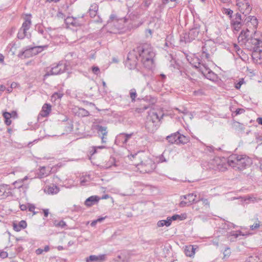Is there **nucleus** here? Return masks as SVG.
Instances as JSON below:
<instances>
[{
  "label": "nucleus",
  "mask_w": 262,
  "mask_h": 262,
  "mask_svg": "<svg viewBox=\"0 0 262 262\" xmlns=\"http://www.w3.org/2000/svg\"><path fill=\"white\" fill-rule=\"evenodd\" d=\"M154 56L155 53L151 46L147 43L144 44L128 53L125 66L130 70L134 69L140 60L145 68L150 70L154 67Z\"/></svg>",
  "instance_id": "nucleus-1"
},
{
  "label": "nucleus",
  "mask_w": 262,
  "mask_h": 262,
  "mask_svg": "<svg viewBox=\"0 0 262 262\" xmlns=\"http://www.w3.org/2000/svg\"><path fill=\"white\" fill-rule=\"evenodd\" d=\"M216 161L219 162L217 164V168L220 171L227 169V165L234 169L242 170L252 164V159L246 155H232L227 160H225V162H222L219 158H217Z\"/></svg>",
  "instance_id": "nucleus-2"
},
{
  "label": "nucleus",
  "mask_w": 262,
  "mask_h": 262,
  "mask_svg": "<svg viewBox=\"0 0 262 262\" xmlns=\"http://www.w3.org/2000/svg\"><path fill=\"white\" fill-rule=\"evenodd\" d=\"M251 30L247 28L243 30L238 37V42L242 45H244L248 50L255 51L257 47L262 43V39L256 37V34L254 36L250 35Z\"/></svg>",
  "instance_id": "nucleus-3"
},
{
  "label": "nucleus",
  "mask_w": 262,
  "mask_h": 262,
  "mask_svg": "<svg viewBox=\"0 0 262 262\" xmlns=\"http://www.w3.org/2000/svg\"><path fill=\"white\" fill-rule=\"evenodd\" d=\"M193 60L195 61L191 64L195 68L199 69L201 73L208 79L215 81L217 80V76L212 72L205 64L201 62L200 60L195 58Z\"/></svg>",
  "instance_id": "nucleus-4"
},
{
  "label": "nucleus",
  "mask_w": 262,
  "mask_h": 262,
  "mask_svg": "<svg viewBox=\"0 0 262 262\" xmlns=\"http://www.w3.org/2000/svg\"><path fill=\"white\" fill-rule=\"evenodd\" d=\"M160 120L161 119L157 113L150 112L148 113L146 118V129L149 133L155 132L159 127Z\"/></svg>",
  "instance_id": "nucleus-5"
},
{
  "label": "nucleus",
  "mask_w": 262,
  "mask_h": 262,
  "mask_svg": "<svg viewBox=\"0 0 262 262\" xmlns=\"http://www.w3.org/2000/svg\"><path fill=\"white\" fill-rule=\"evenodd\" d=\"M136 167L141 173H146L152 172L156 167L155 162L148 157H143Z\"/></svg>",
  "instance_id": "nucleus-6"
},
{
  "label": "nucleus",
  "mask_w": 262,
  "mask_h": 262,
  "mask_svg": "<svg viewBox=\"0 0 262 262\" xmlns=\"http://www.w3.org/2000/svg\"><path fill=\"white\" fill-rule=\"evenodd\" d=\"M202 47V58H205L207 61L211 60V57L216 51L214 42L209 40L203 43Z\"/></svg>",
  "instance_id": "nucleus-7"
},
{
  "label": "nucleus",
  "mask_w": 262,
  "mask_h": 262,
  "mask_svg": "<svg viewBox=\"0 0 262 262\" xmlns=\"http://www.w3.org/2000/svg\"><path fill=\"white\" fill-rule=\"evenodd\" d=\"M48 47V45L29 47L24 51H20L18 54V56L21 58H30L41 52Z\"/></svg>",
  "instance_id": "nucleus-8"
},
{
  "label": "nucleus",
  "mask_w": 262,
  "mask_h": 262,
  "mask_svg": "<svg viewBox=\"0 0 262 262\" xmlns=\"http://www.w3.org/2000/svg\"><path fill=\"white\" fill-rule=\"evenodd\" d=\"M200 25L194 24L193 27L189 30L188 33H186L183 37H181V41H184L185 43L190 42L196 39L200 32Z\"/></svg>",
  "instance_id": "nucleus-9"
},
{
  "label": "nucleus",
  "mask_w": 262,
  "mask_h": 262,
  "mask_svg": "<svg viewBox=\"0 0 262 262\" xmlns=\"http://www.w3.org/2000/svg\"><path fill=\"white\" fill-rule=\"evenodd\" d=\"M32 24L30 16H26L25 21L22 24L21 28L19 29L17 33V37L19 39H23L25 37H30V33L28 32L30 29Z\"/></svg>",
  "instance_id": "nucleus-10"
},
{
  "label": "nucleus",
  "mask_w": 262,
  "mask_h": 262,
  "mask_svg": "<svg viewBox=\"0 0 262 262\" xmlns=\"http://www.w3.org/2000/svg\"><path fill=\"white\" fill-rule=\"evenodd\" d=\"M67 67L66 61H60L56 66L52 67L49 71H48L44 77H47L51 75H56L63 73L68 70Z\"/></svg>",
  "instance_id": "nucleus-11"
},
{
  "label": "nucleus",
  "mask_w": 262,
  "mask_h": 262,
  "mask_svg": "<svg viewBox=\"0 0 262 262\" xmlns=\"http://www.w3.org/2000/svg\"><path fill=\"white\" fill-rule=\"evenodd\" d=\"M236 2L239 11L243 14L247 15L251 12L252 7L250 4V0H236Z\"/></svg>",
  "instance_id": "nucleus-12"
},
{
  "label": "nucleus",
  "mask_w": 262,
  "mask_h": 262,
  "mask_svg": "<svg viewBox=\"0 0 262 262\" xmlns=\"http://www.w3.org/2000/svg\"><path fill=\"white\" fill-rule=\"evenodd\" d=\"M133 135H134V133L130 134L120 133L116 137L115 141V144L123 146L126 144L128 140H129Z\"/></svg>",
  "instance_id": "nucleus-13"
},
{
  "label": "nucleus",
  "mask_w": 262,
  "mask_h": 262,
  "mask_svg": "<svg viewBox=\"0 0 262 262\" xmlns=\"http://www.w3.org/2000/svg\"><path fill=\"white\" fill-rule=\"evenodd\" d=\"M246 25L248 29L251 30L252 33H256V29L258 25V20L254 16H249L245 19Z\"/></svg>",
  "instance_id": "nucleus-14"
},
{
  "label": "nucleus",
  "mask_w": 262,
  "mask_h": 262,
  "mask_svg": "<svg viewBox=\"0 0 262 262\" xmlns=\"http://www.w3.org/2000/svg\"><path fill=\"white\" fill-rule=\"evenodd\" d=\"M64 22L67 25H71L73 27H80L84 23L83 15L78 17L68 16L64 19Z\"/></svg>",
  "instance_id": "nucleus-15"
},
{
  "label": "nucleus",
  "mask_w": 262,
  "mask_h": 262,
  "mask_svg": "<svg viewBox=\"0 0 262 262\" xmlns=\"http://www.w3.org/2000/svg\"><path fill=\"white\" fill-rule=\"evenodd\" d=\"M252 57L257 63H262V43L258 45L255 51H253Z\"/></svg>",
  "instance_id": "nucleus-16"
},
{
  "label": "nucleus",
  "mask_w": 262,
  "mask_h": 262,
  "mask_svg": "<svg viewBox=\"0 0 262 262\" xmlns=\"http://www.w3.org/2000/svg\"><path fill=\"white\" fill-rule=\"evenodd\" d=\"M95 129L97 130L98 134L102 135L101 136L102 143H105L107 142V127L100 125H96Z\"/></svg>",
  "instance_id": "nucleus-17"
},
{
  "label": "nucleus",
  "mask_w": 262,
  "mask_h": 262,
  "mask_svg": "<svg viewBox=\"0 0 262 262\" xmlns=\"http://www.w3.org/2000/svg\"><path fill=\"white\" fill-rule=\"evenodd\" d=\"M106 260V255L103 254L98 255H91L86 258V262H103Z\"/></svg>",
  "instance_id": "nucleus-18"
},
{
  "label": "nucleus",
  "mask_w": 262,
  "mask_h": 262,
  "mask_svg": "<svg viewBox=\"0 0 262 262\" xmlns=\"http://www.w3.org/2000/svg\"><path fill=\"white\" fill-rule=\"evenodd\" d=\"M51 111V105L49 103H45L43 105L41 110L40 112L38 118L40 117H46L49 116Z\"/></svg>",
  "instance_id": "nucleus-19"
},
{
  "label": "nucleus",
  "mask_w": 262,
  "mask_h": 262,
  "mask_svg": "<svg viewBox=\"0 0 262 262\" xmlns=\"http://www.w3.org/2000/svg\"><path fill=\"white\" fill-rule=\"evenodd\" d=\"M246 235L239 230L232 231L227 234V237L230 242H234L239 236H245Z\"/></svg>",
  "instance_id": "nucleus-20"
},
{
  "label": "nucleus",
  "mask_w": 262,
  "mask_h": 262,
  "mask_svg": "<svg viewBox=\"0 0 262 262\" xmlns=\"http://www.w3.org/2000/svg\"><path fill=\"white\" fill-rule=\"evenodd\" d=\"M100 200V198L97 195H92L88 198L84 202V205L87 207H91L96 204Z\"/></svg>",
  "instance_id": "nucleus-21"
},
{
  "label": "nucleus",
  "mask_w": 262,
  "mask_h": 262,
  "mask_svg": "<svg viewBox=\"0 0 262 262\" xmlns=\"http://www.w3.org/2000/svg\"><path fill=\"white\" fill-rule=\"evenodd\" d=\"M44 191L48 194H55L59 191V188L57 186L53 185L46 187Z\"/></svg>",
  "instance_id": "nucleus-22"
},
{
  "label": "nucleus",
  "mask_w": 262,
  "mask_h": 262,
  "mask_svg": "<svg viewBox=\"0 0 262 262\" xmlns=\"http://www.w3.org/2000/svg\"><path fill=\"white\" fill-rule=\"evenodd\" d=\"M50 171L49 167L47 169V167L45 166L41 167L37 172V177L40 179L46 177L49 174Z\"/></svg>",
  "instance_id": "nucleus-23"
},
{
  "label": "nucleus",
  "mask_w": 262,
  "mask_h": 262,
  "mask_svg": "<svg viewBox=\"0 0 262 262\" xmlns=\"http://www.w3.org/2000/svg\"><path fill=\"white\" fill-rule=\"evenodd\" d=\"M184 199L188 200V204L191 205L192 203H195L200 201V200L196 199V194L192 193L183 196Z\"/></svg>",
  "instance_id": "nucleus-24"
},
{
  "label": "nucleus",
  "mask_w": 262,
  "mask_h": 262,
  "mask_svg": "<svg viewBox=\"0 0 262 262\" xmlns=\"http://www.w3.org/2000/svg\"><path fill=\"white\" fill-rule=\"evenodd\" d=\"M27 224L25 221L22 220L18 224L14 223L13 224V229L16 231H19L27 227Z\"/></svg>",
  "instance_id": "nucleus-25"
},
{
  "label": "nucleus",
  "mask_w": 262,
  "mask_h": 262,
  "mask_svg": "<svg viewBox=\"0 0 262 262\" xmlns=\"http://www.w3.org/2000/svg\"><path fill=\"white\" fill-rule=\"evenodd\" d=\"M98 8V5L96 3H94L90 6L89 10V13L91 17H94L96 16Z\"/></svg>",
  "instance_id": "nucleus-26"
},
{
  "label": "nucleus",
  "mask_w": 262,
  "mask_h": 262,
  "mask_svg": "<svg viewBox=\"0 0 262 262\" xmlns=\"http://www.w3.org/2000/svg\"><path fill=\"white\" fill-rule=\"evenodd\" d=\"M177 139H178V144L179 143H182V144H185L187 143L189 141L188 137L183 135H181L179 133V132H177Z\"/></svg>",
  "instance_id": "nucleus-27"
},
{
  "label": "nucleus",
  "mask_w": 262,
  "mask_h": 262,
  "mask_svg": "<svg viewBox=\"0 0 262 262\" xmlns=\"http://www.w3.org/2000/svg\"><path fill=\"white\" fill-rule=\"evenodd\" d=\"M177 137V133L176 132L167 136L166 139L171 144H178Z\"/></svg>",
  "instance_id": "nucleus-28"
},
{
  "label": "nucleus",
  "mask_w": 262,
  "mask_h": 262,
  "mask_svg": "<svg viewBox=\"0 0 262 262\" xmlns=\"http://www.w3.org/2000/svg\"><path fill=\"white\" fill-rule=\"evenodd\" d=\"M169 219L170 220V223L171 224V222L172 221H176V220H179V221H182L186 218V215L185 214H183L181 215L179 214H174L172 215V216H168V217Z\"/></svg>",
  "instance_id": "nucleus-29"
},
{
  "label": "nucleus",
  "mask_w": 262,
  "mask_h": 262,
  "mask_svg": "<svg viewBox=\"0 0 262 262\" xmlns=\"http://www.w3.org/2000/svg\"><path fill=\"white\" fill-rule=\"evenodd\" d=\"M171 225L170 220L167 217L166 220H161L158 222L157 226L158 227H163L164 226H166V227H169Z\"/></svg>",
  "instance_id": "nucleus-30"
},
{
  "label": "nucleus",
  "mask_w": 262,
  "mask_h": 262,
  "mask_svg": "<svg viewBox=\"0 0 262 262\" xmlns=\"http://www.w3.org/2000/svg\"><path fill=\"white\" fill-rule=\"evenodd\" d=\"M3 116L5 119V123L7 125H10L11 124V120L10 118H11V115L10 113L8 112H4Z\"/></svg>",
  "instance_id": "nucleus-31"
},
{
  "label": "nucleus",
  "mask_w": 262,
  "mask_h": 262,
  "mask_svg": "<svg viewBox=\"0 0 262 262\" xmlns=\"http://www.w3.org/2000/svg\"><path fill=\"white\" fill-rule=\"evenodd\" d=\"M231 24H242L241 15L239 13H236L235 17L231 20Z\"/></svg>",
  "instance_id": "nucleus-32"
},
{
  "label": "nucleus",
  "mask_w": 262,
  "mask_h": 262,
  "mask_svg": "<svg viewBox=\"0 0 262 262\" xmlns=\"http://www.w3.org/2000/svg\"><path fill=\"white\" fill-rule=\"evenodd\" d=\"M185 254L188 256H192L194 254V249L193 246L187 247L185 249Z\"/></svg>",
  "instance_id": "nucleus-33"
},
{
  "label": "nucleus",
  "mask_w": 262,
  "mask_h": 262,
  "mask_svg": "<svg viewBox=\"0 0 262 262\" xmlns=\"http://www.w3.org/2000/svg\"><path fill=\"white\" fill-rule=\"evenodd\" d=\"M77 114L80 117H86L89 115V112L83 108H78Z\"/></svg>",
  "instance_id": "nucleus-34"
},
{
  "label": "nucleus",
  "mask_w": 262,
  "mask_h": 262,
  "mask_svg": "<svg viewBox=\"0 0 262 262\" xmlns=\"http://www.w3.org/2000/svg\"><path fill=\"white\" fill-rule=\"evenodd\" d=\"M115 261L116 262H127L128 258L125 254L122 253L121 255L117 256Z\"/></svg>",
  "instance_id": "nucleus-35"
},
{
  "label": "nucleus",
  "mask_w": 262,
  "mask_h": 262,
  "mask_svg": "<svg viewBox=\"0 0 262 262\" xmlns=\"http://www.w3.org/2000/svg\"><path fill=\"white\" fill-rule=\"evenodd\" d=\"M129 95L132 100V102H134L136 100V98L137 96L136 90L135 89H132L129 91Z\"/></svg>",
  "instance_id": "nucleus-36"
},
{
  "label": "nucleus",
  "mask_w": 262,
  "mask_h": 262,
  "mask_svg": "<svg viewBox=\"0 0 262 262\" xmlns=\"http://www.w3.org/2000/svg\"><path fill=\"white\" fill-rule=\"evenodd\" d=\"M53 223H54V225L55 227H61V228H63V227H64L66 226V222H64L62 220L59 221L55 220V221H54Z\"/></svg>",
  "instance_id": "nucleus-37"
},
{
  "label": "nucleus",
  "mask_w": 262,
  "mask_h": 262,
  "mask_svg": "<svg viewBox=\"0 0 262 262\" xmlns=\"http://www.w3.org/2000/svg\"><path fill=\"white\" fill-rule=\"evenodd\" d=\"M204 145L205 146L204 151L206 153L213 152L215 149V148L212 145L207 146L205 144H204Z\"/></svg>",
  "instance_id": "nucleus-38"
},
{
  "label": "nucleus",
  "mask_w": 262,
  "mask_h": 262,
  "mask_svg": "<svg viewBox=\"0 0 262 262\" xmlns=\"http://www.w3.org/2000/svg\"><path fill=\"white\" fill-rule=\"evenodd\" d=\"M105 148V146H103V145L98 146H93L92 148V150L90 151V153L91 154V155H93L97 152V149H103Z\"/></svg>",
  "instance_id": "nucleus-39"
},
{
  "label": "nucleus",
  "mask_w": 262,
  "mask_h": 262,
  "mask_svg": "<svg viewBox=\"0 0 262 262\" xmlns=\"http://www.w3.org/2000/svg\"><path fill=\"white\" fill-rule=\"evenodd\" d=\"M244 83V79L243 78H241L239 80V81L235 83V88L238 90L241 88V85Z\"/></svg>",
  "instance_id": "nucleus-40"
},
{
  "label": "nucleus",
  "mask_w": 262,
  "mask_h": 262,
  "mask_svg": "<svg viewBox=\"0 0 262 262\" xmlns=\"http://www.w3.org/2000/svg\"><path fill=\"white\" fill-rule=\"evenodd\" d=\"M28 179V177L26 176L23 179L18 180L14 182H13V185H15L17 183L20 182V185L18 186V188L21 187L23 186L24 181L25 180H27Z\"/></svg>",
  "instance_id": "nucleus-41"
},
{
  "label": "nucleus",
  "mask_w": 262,
  "mask_h": 262,
  "mask_svg": "<svg viewBox=\"0 0 262 262\" xmlns=\"http://www.w3.org/2000/svg\"><path fill=\"white\" fill-rule=\"evenodd\" d=\"M37 31H38V32L42 35L43 36V37L45 38H47V32L46 31H45L42 28H41L40 27H38V28H37Z\"/></svg>",
  "instance_id": "nucleus-42"
},
{
  "label": "nucleus",
  "mask_w": 262,
  "mask_h": 262,
  "mask_svg": "<svg viewBox=\"0 0 262 262\" xmlns=\"http://www.w3.org/2000/svg\"><path fill=\"white\" fill-rule=\"evenodd\" d=\"M198 200H200V201H202L203 202V204L206 206V208L209 207V202L207 199H203V198H200Z\"/></svg>",
  "instance_id": "nucleus-43"
},
{
  "label": "nucleus",
  "mask_w": 262,
  "mask_h": 262,
  "mask_svg": "<svg viewBox=\"0 0 262 262\" xmlns=\"http://www.w3.org/2000/svg\"><path fill=\"white\" fill-rule=\"evenodd\" d=\"M193 95L195 96H201L204 94V91L202 89H199L198 90L194 91Z\"/></svg>",
  "instance_id": "nucleus-44"
},
{
  "label": "nucleus",
  "mask_w": 262,
  "mask_h": 262,
  "mask_svg": "<svg viewBox=\"0 0 262 262\" xmlns=\"http://www.w3.org/2000/svg\"><path fill=\"white\" fill-rule=\"evenodd\" d=\"M28 208L29 211L30 212H33L34 214L36 213V212L34 211L35 207L33 204H28Z\"/></svg>",
  "instance_id": "nucleus-45"
},
{
  "label": "nucleus",
  "mask_w": 262,
  "mask_h": 262,
  "mask_svg": "<svg viewBox=\"0 0 262 262\" xmlns=\"http://www.w3.org/2000/svg\"><path fill=\"white\" fill-rule=\"evenodd\" d=\"M226 226H227V229H230L232 228H235L236 227V225H235L234 224L229 222L225 223L224 228H225Z\"/></svg>",
  "instance_id": "nucleus-46"
},
{
  "label": "nucleus",
  "mask_w": 262,
  "mask_h": 262,
  "mask_svg": "<svg viewBox=\"0 0 262 262\" xmlns=\"http://www.w3.org/2000/svg\"><path fill=\"white\" fill-rule=\"evenodd\" d=\"M92 70L93 73L95 75H98L100 73V69L98 67H93Z\"/></svg>",
  "instance_id": "nucleus-47"
},
{
  "label": "nucleus",
  "mask_w": 262,
  "mask_h": 262,
  "mask_svg": "<svg viewBox=\"0 0 262 262\" xmlns=\"http://www.w3.org/2000/svg\"><path fill=\"white\" fill-rule=\"evenodd\" d=\"M233 13V11L230 9H225L224 10V13L227 15H229L230 17H231Z\"/></svg>",
  "instance_id": "nucleus-48"
},
{
  "label": "nucleus",
  "mask_w": 262,
  "mask_h": 262,
  "mask_svg": "<svg viewBox=\"0 0 262 262\" xmlns=\"http://www.w3.org/2000/svg\"><path fill=\"white\" fill-rule=\"evenodd\" d=\"M230 253L231 252L230 249L228 247L226 248L224 252V257H229L230 255Z\"/></svg>",
  "instance_id": "nucleus-49"
},
{
  "label": "nucleus",
  "mask_w": 262,
  "mask_h": 262,
  "mask_svg": "<svg viewBox=\"0 0 262 262\" xmlns=\"http://www.w3.org/2000/svg\"><path fill=\"white\" fill-rule=\"evenodd\" d=\"M232 27L233 29L236 31H238L242 26V24H231Z\"/></svg>",
  "instance_id": "nucleus-50"
},
{
  "label": "nucleus",
  "mask_w": 262,
  "mask_h": 262,
  "mask_svg": "<svg viewBox=\"0 0 262 262\" xmlns=\"http://www.w3.org/2000/svg\"><path fill=\"white\" fill-rule=\"evenodd\" d=\"M190 205V204H188V202H186V201H182L180 203V206L181 207H185L186 206H189Z\"/></svg>",
  "instance_id": "nucleus-51"
},
{
  "label": "nucleus",
  "mask_w": 262,
  "mask_h": 262,
  "mask_svg": "<svg viewBox=\"0 0 262 262\" xmlns=\"http://www.w3.org/2000/svg\"><path fill=\"white\" fill-rule=\"evenodd\" d=\"M8 256V253L5 251H2L0 252V257L2 258H5Z\"/></svg>",
  "instance_id": "nucleus-52"
},
{
  "label": "nucleus",
  "mask_w": 262,
  "mask_h": 262,
  "mask_svg": "<svg viewBox=\"0 0 262 262\" xmlns=\"http://www.w3.org/2000/svg\"><path fill=\"white\" fill-rule=\"evenodd\" d=\"M159 161L160 162H167L166 159L163 156V155H161L159 157Z\"/></svg>",
  "instance_id": "nucleus-53"
},
{
  "label": "nucleus",
  "mask_w": 262,
  "mask_h": 262,
  "mask_svg": "<svg viewBox=\"0 0 262 262\" xmlns=\"http://www.w3.org/2000/svg\"><path fill=\"white\" fill-rule=\"evenodd\" d=\"M259 227V224L258 223H256V224H254L250 226V229L251 230H254L255 229H257Z\"/></svg>",
  "instance_id": "nucleus-54"
},
{
  "label": "nucleus",
  "mask_w": 262,
  "mask_h": 262,
  "mask_svg": "<svg viewBox=\"0 0 262 262\" xmlns=\"http://www.w3.org/2000/svg\"><path fill=\"white\" fill-rule=\"evenodd\" d=\"M245 112V110L243 108H237L235 111L236 115L241 114Z\"/></svg>",
  "instance_id": "nucleus-55"
},
{
  "label": "nucleus",
  "mask_w": 262,
  "mask_h": 262,
  "mask_svg": "<svg viewBox=\"0 0 262 262\" xmlns=\"http://www.w3.org/2000/svg\"><path fill=\"white\" fill-rule=\"evenodd\" d=\"M57 17L59 18H63L64 17V15L62 12L58 11L57 13Z\"/></svg>",
  "instance_id": "nucleus-56"
},
{
  "label": "nucleus",
  "mask_w": 262,
  "mask_h": 262,
  "mask_svg": "<svg viewBox=\"0 0 262 262\" xmlns=\"http://www.w3.org/2000/svg\"><path fill=\"white\" fill-rule=\"evenodd\" d=\"M62 94H60L59 93H55L53 95V97H54L58 98V99L61 98L62 97Z\"/></svg>",
  "instance_id": "nucleus-57"
},
{
  "label": "nucleus",
  "mask_w": 262,
  "mask_h": 262,
  "mask_svg": "<svg viewBox=\"0 0 262 262\" xmlns=\"http://www.w3.org/2000/svg\"><path fill=\"white\" fill-rule=\"evenodd\" d=\"M11 115V118H16L17 117V114L15 111H12L11 113H10Z\"/></svg>",
  "instance_id": "nucleus-58"
},
{
  "label": "nucleus",
  "mask_w": 262,
  "mask_h": 262,
  "mask_svg": "<svg viewBox=\"0 0 262 262\" xmlns=\"http://www.w3.org/2000/svg\"><path fill=\"white\" fill-rule=\"evenodd\" d=\"M43 212L44 214V216L45 217H48L49 213V210L48 209H43Z\"/></svg>",
  "instance_id": "nucleus-59"
},
{
  "label": "nucleus",
  "mask_w": 262,
  "mask_h": 262,
  "mask_svg": "<svg viewBox=\"0 0 262 262\" xmlns=\"http://www.w3.org/2000/svg\"><path fill=\"white\" fill-rule=\"evenodd\" d=\"M42 249L41 248H38L36 250L35 253L37 255L41 254L43 253Z\"/></svg>",
  "instance_id": "nucleus-60"
},
{
  "label": "nucleus",
  "mask_w": 262,
  "mask_h": 262,
  "mask_svg": "<svg viewBox=\"0 0 262 262\" xmlns=\"http://www.w3.org/2000/svg\"><path fill=\"white\" fill-rule=\"evenodd\" d=\"M28 208V206L26 205L22 204L20 205V209L22 211L26 210Z\"/></svg>",
  "instance_id": "nucleus-61"
},
{
  "label": "nucleus",
  "mask_w": 262,
  "mask_h": 262,
  "mask_svg": "<svg viewBox=\"0 0 262 262\" xmlns=\"http://www.w3.org/2000/svg\"><path fill=\"white\" fill-rule=\"evenodd\" d=\"M49 249H50V248H49V246H45L44 248L42 249V250H43V252H47L49 251Z\"/></svg>",
  "instance_id": "nucleus-62"
},
{
  "label": "nucleus",
  "mask_w": 262,
  "mask_h": 262,
  "mask_svg": "<svg viewBox=\"0 0 262 262\" xmlns=\"http://www.w3.org/2000/svg\"><path fill=\"white\" fill-rule=\"evenodd\" d=\"M110 19L111 20L116 19V16L115 14H111L110 17Z\"/></svg>",
  "instance_id": "nucleus-63"
},
{
  "label": "nucleus",
  "mask_w": 262,
  "mask_h": 262,
  "mask_svg": "<svg viewBox=\"0 0 262 262\" xmlns=\"http://www.w3.org/2000/svg\"><path fill=\"white\" fill-rule=\"evenodd\" d=\"M257 122L259 124L262 125V118L259 117L257 119Z\"/></svg>",
  "instance_id": "nucleus-64"
}]
</instances>
